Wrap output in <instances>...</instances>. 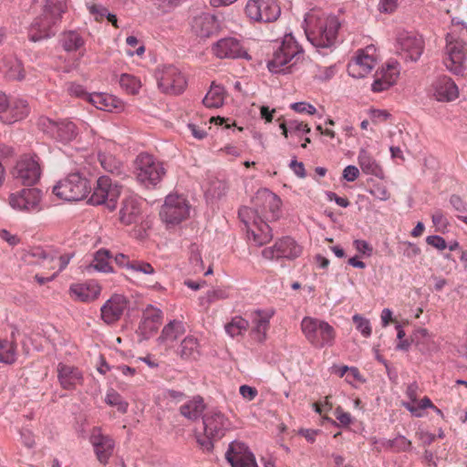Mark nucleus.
I'll return each instance as SVG.
<instances>
[{
    "instance_id": "nucleus-29",
    "label": "nucleus",
    "mask_w": 467,
    "mask_h": 467,
    "mask_svg": "<svg viewBox=\"0 0 467 467\" xmlns=\"http://www.w3.org/2000/svg\"><path fill=\"white\" fill-rule=\"evenodd\" d=\"M399 75L400 69L397 63L387 64L377 71L371 85L372 90L374 92H381L389 88L396 83Z\"/></svg>"
},
{
    "instance_id": "nucleus-24",
    "label": "nucleus",
    "mask_w": 467,
    "mask_h": 467,
    "mask_svg": "<svg viewBox=\"0 0 467 467\" xmlns=\"http://www.w3.org/2000/svg\"><path fill=\"white\" fill-rule=\"evenodd\" d=\"M225 458L232 467H259L254 453L241 441L229 444Z\"/></svg>"
},
{
    "instance_id": "nucleus-56",
    "label": "nucleus",
    "mask_w": 467,
    "mask_h": 467,
    "mask_svg": "<svg viewBox=\"0 0 467 467\" xmlns=\"http://www.w3.org/2000/svg\"><path fill=\"white\" fill-rule=\"evenodd\" d=\"M67 92L70 96L80 98L88 101V97L90 96L91 93H88L85 88L77 83H70L67 86Z\"/></svg>"
},
{
    "instance_id": "nucleus-35",
    "label": "nucleus",
    "mask_w": 467,
    "mask_h": 467,
    "mask_svg": "<svg viewBox=\"0 0 467 467\" xmlns=\"http://www.w3.org/2000/svg\"><path fill=\"white\" fill-rule=\"evenodd\" d=\"M185 327L182 322L178 320H172L169 322L163 328L158 337V343L160 346H163L165 349H169L173 347L174 342L179 337L183 335Z\"/></svg>"
},
{
    "instance_id": "nucleus-19",
    "label": "nucleus",
    "mask_w": 467,
    "mask_h": 467,
    "mask_svg": "<svg viewBox=\"0 0 467 467\" xmlns=\"http://www.w3.org/2000/svg\"><path fill=\"white\" fill-rule=\"evenodd\" d=\"M13 177L23 184H35L40 178L41 168L36 156L24 155L12 170Z\"/></svg>"
},
{
    "instance_id": "nucleus-39",
    "label": "nucleus",
    "mask_w": 467,
    "mask_h": 467,
    "mask_svg": "<svg viewBox=\"0 0 467 467\" xmlns=\"http://www.w3.org/2000/svg\"><path fill=\"white\" fill-rule=\"evenodd\" d=\"M111 258L112 255L108 249H99L94 254L93 260L88 267L99 272L110 273L113 271Z\"/></svg>"
},
{
    "instance_id": "nucleus-25",
    "label": "nucleus",
    "mask_w": 467,
    "mask_h": 467,
    "mask_svg": "<svg viewBox=\"0 0 467 467\" xmlns=\"http://www.w3.org/2000/svg\"><path fill=\"white\" fill-rule=\"evenodd\" d=\"M213 53L219 58H245L251 59L241 42L234 37H225L218 40L212 47Z\"/></svg>"
},
{
    "instance_id": "nucleus-9",
    "label": "nucleus",
    "mask_w": 467,
    "mask_h": 467,
    "mask_svg": "<svg viewBox=\"0 0 467 467\" xmlns=\"http://www.w3.org/2000/svg\"><path fill=\"white\" fill-rule=\"evenodd\" d=\"M88 181L79 173H70L59 181L53 188V193L67 202L83 200L90 192Z\"/></svg>"
},
{
    "instance_id": "nucleus-50",
    "label": "nucleus",
    "mask_w": 467,
    "mask_h": 467,
    "mask_svg": "<svg viewBox=\"0 0 467 467\" xmlns=\"http://www.w3.org/2000/svg\"><path fill=\"white\" fill-rule=\"evenodd\" d=\"M411 341L417 346L429 347L432 337L426 328L419 327L413 332Z\"/></svg>"
},
{
    "instance_id": "nucleus-11",
    "label": "nucleus",
    "mask_w": 467,
    "mask_h": 467,
    "mask_svg": "<svg viewBox=\"0 0 467 467\" xmlns=\"http://www.w3.org/2000/svg\"><path fill=\"white\" fill-rule=\"evenodd\" d=\"M43 192L37 188H23L11 192L7 202L12 209L24 213H37L43 209Z\"/></svg>"
},
{
    "instance_id": "nucleus-60",
    "label": "nucleus",
    "mask_w": 467,
    "mask_h": 467,
    "mask_svg": "<svg viewBox=\"0 0 467 467\" xmlns=\"http://www.w3.org/2000/svg\"><path fill=\"white\" fill-rule=\"evenodd\" d=\"M335 417L342 426H348L352 422V417L350 413L345 411L341 407H337L335 410Z\"/></svg>"
},
{
    "instance_id": "nucleus-28",
    "label": "nucleus",
    "mask_w": 467,
    "mask_h": 467,
    "mask_svg": "<svg viewBox=\"0 0 467 467\" xmlns=\"http://www.w3.org/2000/svg\"><path fill=\"white\" fill-rule=\"evenodd\" d=\"M57 373L59 385L64 389H75L84 382L83 372L78 367L58 363Z\"/></svg>"
},
{
    "instance_id": "nucleus-54",
    "label": "nucleus",
    "mask_w": 467,
    "mask_h": 467,
    "mask_svg": "<svg viewBox=\"0 0 467 467\" xmlns=\"http://www.w3.org/2000/svg\"><path fill=\"white\" fill-rule=\"evenodd\" d=\"M390 448L395 451H407L410 450L411 441L404 436H398L389 441Z\"/></svg>"
},
{
    "instance_id": "nucleus-58",
    "label": "nucleus",
    "mask_w": 467,
    "mask_h": 467,
    "mask_svg": "<svg viewBox=\"0 0 467 467\" xmlns=\"http://www.w3.org/2000/svg\"><path fill=\"white\" fill-rule=\"evenodd\" d=\"M290 108L297 113H306L314 115L317 112L316 108L307 102H296L290 105Z\"/></svg>"
},
{
    "instance_id": "nucleus-55",
    "label": "nucleus",
    "mask_w": 467,
    "mask_h": 467,
    "mask_svg": "<svg viewBox=\"0 0 467 467\" xmlns=\"http://www.w3.org/2000/svg\"><path fill=\"white\" fill-rule=\"evenodd\" d=\"M431 220L434 226L436 227V231L439 232H443L449 224L445 214L441 210H437L433 213L431 215Z\"/></svg>"
},
{
    "instance_id": "nucleus-18",
    "label": "nucleus",
    "mask_w": 467,
    "mask_h": 467,
    "mask_svg": "<svg viewBox=\"0 0 467 467\" xmlns=\"http://www.w3.org/2000/svg\"><path fill=\"white\" fill-rule=\"evenodd\" d=\"M159 87L165 93L181 94L187 86L184 74L172 65L163 66L158 71Z\"/></svg>"
},
{
    "instance_id": "nucleus-37",
    "label": "nucleus",
    "mask_w": 467,
    "mask_h": 467,
    "mask_svg": "<svg viewBox=\"0 0 467 467\" xmlns=\"http://www.w3.org/2000/svg\"><path fill=\"white\" fill-rule=\"evenodd\" d=\"M358 162L362 171L366 174L381 177L383 171L373 156L365 149L358 152Z\"/></svg>"
},
{
    "instance_id": "nucleus-22",
    "label": "nucleus",
    "mask_w": 467,
    "mask_h": 467,
    "mask_svg": "<svg viewBox=\"0 0 467 467\" xmlns=\"http://www.w3.org/2000/svg\"><path fill=\"white\" fill-rule=\"evenodd\" d=\"M89 441L98 461L101 464L106 465L113 454L114 440L110 436L104 434L101 428L94 427L91 430Z\"/></svg>"
},
{
    "instance_id": "nucleus-42",
    "label": "nucleus",
    "mask_w": 467,
    "mask_h": 467,
    "mask_svg": "<svg viewBox=\"0 0 467 467\" xmlns=\"http://www.w3.org/2000/svg\"><path fill=\"white\" fill-rule=\"evenodd\" d=\"M17 358V347L14 340L0 339V363L14 364Z\"/></svg>"
},
{
    "instance_id": "nucleus-3",
    "label": "nucleus",
    "mask_w": 467,
    "mask_h": 467,
    "mask_svg": "<svg viewBox=\"0 0 467 467\" xmlns=\"http://www.w3.org/2000/svg\"><path fill=\"white\" fill-rule=\"evenodd\" d=\"M203 435L197 436V442L204 451H211L213 441L222 439L233 429L229 418L218 409L208 410L202 416Z\"/></svg>"
},
{
    "instance_id": "nucleus-49",
    "label": "nucleus",
    "mask_w": 467,
    "mask_h": 467,
    "mask_svg": "<svg viewBox=\"0 0 467 467\" xmlns=\"http://www.w3.org/2000/svg\"><path fill=\"white\" fill-rule=\"evenodd\" d=\"M48 251L41 247H34L28 250L25 254V260L31 265H41Z\"/></svg>"
},
{
    "instance_id": "nucleus-16",
    "label": "nucleus",
    "mask_w": 467,
    "mask_h": 467,
    "mask_svg": "<svg viewBox=\"0 0 467 467\" xmlns=\"http://www.w3.org/2000/svg\"><path fill=\"white\" fill-rule=\"evenodd\" d=\"M30 109L26 100L8 98L0 92V122L13 124L27 117Z\"/></svg>"
},
{
    "instance_id": "nucleus-34",
    "label": "nucleus",
    "mask_w": 467,
    "mask_h": 467,
    "mask_svg": "<svg viewBox=\"0 0 467 467\" xmlns=\"http://www.w3.org/2000/svg\"><path fill=\"white\" fill-rule=\"evenodd\" d=\"M191 26L192 32L200 37H209L218 28L215 16L208 13L194 16Z\"/></svg>"
},
{
    "instance_id": "nucleus-4",
    "label": "nucleus",
    "mask_w": 467,
    "mask_h": 467,
    "mask_svg": "<svg viewBox=\"0 0 467 467\" xmlns=\"http://www.w3.org/2000/svg\"><path fill=\"white\" fill-rule=\"evenodd\" d=\"M166 169L162 161L151 154L140 153L134 161L137 182L146 188H155L164 178Z\"/></svg>"
},
{
    "instance_id": "nucleus-46",
    "label": "nucleus",
    "mask_w": 467,
    "mask_h": 467,
    "mask_svg": "<svg viewBox=\"0 0 467 467\" xmlns=\"http://www.w3.org/2000/svg\"><path fill=\"white\" fill-rule=\"evenodd\" d=\"M104 401L110 407H115L118 411L125 413L129 403L114 389H108Z\"/></svg>"
},
{
    "instance_id": "nucleus-2",
    "label": "nucleus",
    "mask_w": 467,
    "mask_h": 467,
    "mask_svg": "<svg viewBox=\"0 0 467 467\" xmlns=\"http://www.w3.org/2000/svg\"><path fill=\"white\" fill-rule=\"evenodd\" d=\"M306 35L316 47H329L335 44L339 22L337 16L312 9L306 15Z\"/></svg>"
},
{
    "instance_id": "nucleus-1",
    "label": "nucleus",
    "mask_w": 467,
    "mask_h": 467,
    "mask_svg": "<svg viewBox=\"0 0 467 467\" xmlns=\"http://www.w3.org/2000/svg\"><path fill=\"white\" fill-rule=\"evenodd\" d=\"M254 208L243 207L239 217L244 223L249 239L257 245L267 244L273 237L265 221L276 220L279 216L281 200L269 190H259L253 199Z\"/></svg>"
},
{
    "instance_id": "nucleus-32",
    "label": "nucleus",
    "mask_w": 467,
    "mask_h": 467,
    "mask_svg": "<svg viewBox=\"0 0 467 467\" xmlns=\"http://www.w3.org/2000/svg\"><path fill=\"white\" fill-rule=\"evenodd\" d=\"M141 219L140 202L135 197H127L123 200L119 211V221L125 225L138 223Z\"/></svg>"
},
{
    "instance_id": "nucleus-13",
    "label": "nucleus",
    "mask_w": 467,
    "mask_h": 467,
    "mask_svg": "<svg viewBox=\"0 0 467 467\" xmlns=\"http://www.w3.org/2000/svg\"><path fill=\"white\" fill-rule=\"evenodd\" d=\"M160 216L167 225H176L190 216L187 200L178 194H169L161 206Z\"/></svg>"
},
{
    "instance_id": "nucleus-27",
    "label": "nucleus",
    "mask_w": 467,
    "mask_h": 467,
    "mask_svg": "<svg viewBox=\"0 0 467 467\" xmlns=\"http://www.w3.org/2000/svg\"><path fill=\"white\" fill-rule=\"evenodd\" d=\"M163 320V313L153 306H148L143 311L141 321L139 325V333L147 339L153 336Z\"/></svg>"
},
{
    "instance_id": "nucleus-17",
    "label": "nucleus",
    "mask_w": 467,
    "mask_h": 467,
    "mask_svg": "<svg viewBox=\"0 0 467 467\" xmlns=\"http://www.w3.org/2000/svg\"><path fill=\"white\" fill-rule=\"evenodd\" d=\"M376 51L372 45L358 49L348 65V74L355 78L368 76L377 65Z\"/></svg>"
},
{
    "instance_id": "nucleus-30",
    "label": "nucleus",
    "mask_w": 467,
    "mask_h": 467,
    "mask_svg": "<svg viewBox=\"0 0 467 467\" xmlns=\"http://www.w3.org/2000/svg\"><path fill=\"white\" fill-rule=\"evenodd\" d=\"M273 311L257 310L252 313L251 337L254 340L263 343L267 337Z\"/></svg>"
},
{
    "instance_id": "nucleus-51",
    "label": "nucleus",
    "mask_w": 467,
    "mask_h": 467,
    "mask_svg": "<svg viewBox=\"0 0 467 467\" xmlns=\"http://www.w3.org/2000/svg\"><path fill=\"white\" fill-rule=\"evenodd\" d=\"M227 297L225 291L222 289H213L206 293V295L200 298L201 306H206L207 307L217 300L224 299Z\"/></svg>"
},
{
    "instance_id": "nucleus-12",
    "label": "nucleus",
    "mask_w": 467,
    "mask_h": 467,
    "mask_svg": "<svg viewBox=\"0 0 467 467\" xmlns=\"http://www.w3.org/2000/svg\"><path fill=\"white\" fill-rule=\"evenodd\" d=\"M425 44L421 36L403 31L396 38L395 49L398 56L407 62H416L424 51Z\"/></svg>"
},
{
    "instance_id": "nucleus-41",
    "label": "nucleus",
    "mask_w": 467,
    "mask_h": 467,
    "mask_svg": "<svg viewBox=\"0 0 467 467\" xmlns=\"http://www.w3.org/2000/svg\"><path fill=\"white\" fill-rule=\"evenodd\" d=\"M204 409L203 400L198 396L181 406L180 411L185 418L195 420L203 412Z\"/></svg>"
},
{
    "instance_id": "nucleus-63",
    "label": "nucleus",
    "mask_w": 467,
    "mask_h": 467,
    "mask_svg": "<svg viewBox=\"0 0 467 467\" xmlns=\"http://www.w3.org/2000/svg\"><path fill=\"white\" fill-rule=\"evenodd\" d=\"M239 392L244 400L249 401L254 400L258 394V391L254 387L248 385H242L239 389Z\"/></svg>"
},
{
    "instance_id": "nucleus-47",
    "label": "nucleus",
    "mask_w": 467,
    "mask_h": 467,
    "mask_svg": "<svg viewBox=\"0 0 467 467\" xmlns=\"http://www.w3.org/2000/svg\"><path fill=\"white\" fill-rule=\"evenodd\" d=\"M84 39L79 33L69 31L63 36V47L67 51H76L84 45Z\"/></svg>"
},
{
    "instance_id": "nucleus-33",
    "label": "nucleus",
    "mask_w": 467,
    "mask_h": 467,
    "mask_svg": "<svg viewBox=\"0 0 467 467\" xmlns=\"http://www.w3.org/2000/svg\"><path fill=\"white\" fill-rule=\"evenodd\" d=\"M88 101L97 109L109 112H120L124 109V103L117 97L108 93H91Z\"/></svg>"
},
{
    "instance_id": "nucleus-44",
    "label": "nucleus",
    "mask_w": 467,
    "mask_h": 467,
    "mask_svg": "<svg viewBox=\"0 0 467 467\" xmlns=\"http://www.w3.org/2000/svg\"><path fill=\"white\" fill-rule=\"evenodd\" d=\"M119 83L123 90L131 95L138 94L142 85L139 78L130 74H121Z\"/></svg>"
},
{
    "instance_id": "nucleus-45",
    "label": "nucleus",
    "mask_w": 467,
    "mask_h": 467,
    "mask_svg": "<svg viewBox=\"0 0 467 467\" xmlns=\"http://www.w3.org/2000/svg\"><path fill=\"white\" fill-rule=\"evenodd\" d=\"M402 406L404 408H406L415 417H422L423 416L422 410H425L427 408L433 409L436 411V413H438L440 415L442 414L441 410L440 409H438L428 397L422 398L419 401L418 406L413 405L411 403H407V401H403Z\"/></svg>"
},
{
    "instance_id": "nucleus-64",
    "label": "nucleus",
    "mask_w": 467,
    "mask_h": 467,
    "mask_svg": "<svg viewBox=\"0 0 467 467\" xmlns=\"http://www.w3.org/2000/svg\"><path fill=\"white\" fill-rule=\"evenodd\" d=\"M342 176L348 182H354L359 176V170L354 165H348L344 169Z\"/></svg>"
},
{
    "instance_id": "nucleus-14",
    "label": "nucleus",
    "mask_w": 467,
    "mask_h": 467,
    "mask_svg": "<svg viewBox=\"0 0 467 467\" xmlns=\"http://www.w3.org/2000/svg\"><path fill=\"white\" fill-rule=\"evenodd\" d=\"M120 192V186L117 182L108 176H101L97 181L89 202L94 205L104 204L109 211H113L117 207Z\"/></svg>"
},
{
    "instance_id": "nucleus-26",
    "label": "nucleus",
    "mask_w": 467,
    "mask_h": 467,
    "mask_svg": "<svg viewBox=\"0 0 467 467\" xmlns=\"http://www.w3.org/2000/svg\"><path fill=\"white\" fill-rule=\"evenodd\" d=\"M99 161L102 168L110 173H119L122 164L113 154L117 146L111 140H107L104 138H99L97 141Z\"/></svg>"
},
{
    "instance_id": "nucleus-5",
    "label": "nucleus",
    "mask_w": 467,
    "mask_h": 467,
    "mask_svg": "<svg viewBox=\"0 0 467 467\" xmlns=\"http://www.w3.org/2000/svg\"><path fill=\"white\" fill-rule=\"evenodd\" d=\"M65 12L66 6L61 3L52 6L48 5L44 13L31 23L28 28V38L36 42L54 36L57 26Z\"/></svg>"
},
{
    "instance_id": "nucleus-59",
    "label": "nucleus",
    "mask_w": 467,
    "mask_h": 467,
    "mask_svg": "<svg viewBox=\"0 0 467 467\" xmlns=\"http://www.w3.org/2000/svg\"><path fill=\"white\" fill-rule=\"evenodd\" d=\"M426 243L429 245H431L440 251H442L447 248L446 241L444 240V238H442L441 236H439V235L428 236L426 238Z\"/></svg>"
},
{
    "instance_id": "nucleus-53",
    "label": "nucleus",
    "mask_w": 467,
    "mask_h": 467,
    "mask_svg": "<svg viewBox=\"0 0 467 467\" xmlns=\"http://www.w3.org/2000/svg\"><path fill=\"white\" fill-rule=\"evenodd\" d=\"M130 270L134 273L143 274L146 275H152L155 272L150 264L140 260H132Z\"/></svg>"
},
{
    "instance_id": "nucleus-6",
    "label": "nucleus",
    "mask_w": 467,
    "mask_h": 467,
    "mask_svg": "<svg viewBox=\"0 0 467 467\" xmlns=\"http://www.w3.org/2000/svg\"><path fill=\"white\" fill-rule=\"evenodd\" d=\"M301 330L307 342L316 348L332 346L337 335L335 328L327 321L311 317L302 319Z\"/></svg>"
},
{
    "instance_id": "nucleus-7",
    "label": "nucleus",
    "mask_w": 467,
    "mask_h": 467,
    "mask_svg": "<svg viewBox=\"0 0 467 467\" xmlns=\"http://www.w3.org/2000/svg\"><path fill=\"white\" fill-rule=\"evenodd\" d=\"M37 126L48 137L63 144L71 142L79 133L78 126L67 118L52 119L41 116L38 119Z\"/></svg>"
},
{
    "instance_id": "nucleus-31",
    "label": "nucleus",
    "mask_w": 467,
    "mask_h": 467,
    "mask_svg": "<svg viewBox=\"0 0 467 467\" xmlns=\"http://www.w3.org/2000/svg\"><path fill=\"white\" fill-rule=\"evenodd\" d=\"M101 292L99 284L89 281L73 284L69 287L70 297L75 301L88 303L96 300Z\"/></svg>"
},
{
    "instance_id": "nucleus-8",
    "label": "nucleus",
    "mask_w": 467,
    "mask_h": 467,
    "mask_svg": "<svg viewBox=\"0 0 467 467\" xmlns=\"http://www.w3.org/2000/svg\"><path fill=\"white\" fill-rule=\"evenodd\" d=\"M445 57L443 59L446 68L454 75H467V51L464 42L455 36L451 31L446 36Z\"/></svg>"
},
{
    "instance_id": "nucleus-48",
    "label": "nucleus",
    "mask_w": 467,
    "mask_h": 467,
    "mask_svg": "<svg viewBox=\"0 0 467 467\" xmlns=\"http://www.w3.org/2000/svg\"><path fill=\"white\" fill-rule=\"evenodd\" d=\"M86 6L89 15L93 16L94 20L98 23L103 22L105 16L108 15V8L102 5L88 2L86 3Z\"/></svg>"
},
{
    "instance_id": "nucleus-23",
    "label": "nucleus",
    "mask_w": 467,
    "mask_h": 467,
    "mask_svg": "<svg viewBox=\"0 0 467 467\" xmlns=\"http://www.w3.org/2000/svg\"><path fill=\"white\" fill-rule=\"evenodd\" d=\"M130 306L126 296L115 294L110 296L100 308L101 319L108 325L119 321Z\"/></svg>"
},
{
    "instance_id": "nucleus-21",
    "label": "nucleus",
    "mask_w": 467,
    "mask_h": 467,
    "mask_svg": "<svg viewBox=\"0 0 467 467\" xmlns=\"http://www.w3.org/2000/svg\"><path fill=\"white\" fill-rule=\"evenodd\" d=\"M428 94L437 101L450 102L458 98L459 90L450 77L440 76L430 85Z\"/></svg>"
},
{
    "instance_id": "nucleus-38",
    "label": "nucleus",
    "mask_w": 467,
    "mask_h": 467,
    "mask_svg": "<svg viewBox=\"0 0 467 467\" xmlns=\"http://www.w3.org/2000/svg\"><path fill=\"white\" fill-rule=\"evenodd\" d=\"M178 354L183 359L196 360L201 356V345L192 336L186 337L180 345Z\"/></svg>"
},
{
    "instance_id": "nucleus-62",
    "label": "nucleus",
    "mask_w": 467,
    "mask_h": 467,
    "mask_svg": "<svg viewBox=\"0 0 467 467\" xmlns=\"http://www.w3.org/2000/svg\"><path fill=\"white\" fill-rule=\"evenodd\" d=\"M399 0H379V10L382 13L391 14L398 7Z\"/></svg>"
},
{
    "instance_id": "nucleus-15",
    "label": "nucleus",
    "mask_w": 467,
    "mask_h": 467,
    "mask_svg": "<svg viewBox=\"0 0 467 467\" xmlns=\"http://www.w3.org/2000/svg\"><path fill=\"white\" fill-rule=\"evenodd\" d=\"M244 11L250 20L260 23L274 22L281 14L277 0H249Z\"/></svg>"
},
{
    "instance_id": "nucleus-52",
    "label": "nucleus",
    "mask_w": 467,
    "mask_h": 467,
    "mask_svg": "<svg viewBox=\"0 0 467 467\" xmlns=\"http://www.w3.org/2000/svg\"><path fill=\"white\" fill-rule=\"evenodd\" d=\"M352 320L356 325V328L362 334V336L368 337L371 335L372 328L368 319L356 314L353 316Z\"/></svg>"
},
{
    "instance_id": "nucleus-20",
    "label": "nucleus",
    "mask_w": 467,
    "mask_h": 467,
    "mask_svg": "<svg viewBox=\"0 0 467 467\" xmlns=\"http://www.w3.org/2000/svg\"><path fill=\"white\" fill-rule=\"evenodd\" d=\"M302 253L301 247L290 237H284L275 242L271 247H266L262 251V255L267 260L279 258L294 259Z\"/></svg>"
},
{
    "instance_id": "nucleus-40",
    "label": "nucleus",
    "mask_w": 467,
    "mask_h": 467,
    "mask_svg": "<svg viewBox=\"0 0 467 467\" xmlns=\"http://www.w3.org/2000/svg\"><path fill=\"white\" fill-rule=\"evenodd\" d=\"M225 99V90L223 86L212 83L209 91L204 97L202 103L207 108H220Z\"/></svg>"
},
{
    "instance_id": "nucleus-10",
    "label": "nucleus",
    "mask_w": 467,
    "mask_h": 467,
    "mask_svg": "<svg viewBox=\"0 0 467 467\" xmlns=\"http://www.w3.org/2000/svg\"><path fill=\"white\" fill-rule=\"evenodd\" d=\"M302 49L291 34L284 36V39L274 53L273 58L268 62V68L271 72L279 73L285 70L287 65H294L300 58Z\"/></svg>"
},
{
    "instance_id": "nucleus-57",
    "label": "nucleus",
    "mask_w": 467,
    "mask_h": 467,
    "mask_svg": "<svg viewBox=\"0 0 467 467\" xmlns=\"http://www.w3.org/2000/svg\"><path fill=\"white\" fill-rule=\"evenodd\" d=\"M369 192L376 199H379L380 201H387L390 197V193L388 191L387 187L380 183L375 184Z\"/></svg>"
},
{
    "instance_id": "nucleus-61",
    "label": "nucleus",
    "mask_w": 467,
    "mask_h": 467,
    "mask_svg": "<svg viewBox=\"0 0 467 467\" xmlns=\"http://www.w3.org/2000/svg\"><path fill=\"white\" fill-rule=\"evenodd\" d=\"M402 245L404 256L410 259L416 257L421 252L420 247L410 242H404Z\"/></svg>"
},
{
    "instance_id": "nucleus-36",
    "label": "nucleus",
    "mask_w": 467,
    "mask_h": 467,
    "mask_svg": "<svg viewBox=\"0 0 467 467\" xmlns=\"http://www.w3.org/2000/svg\"><path fill=\"white\" fill-rule=\"evenodd\" d=\"M0 73L13 80H22L25 78L23 65L14 56H6L0 58Z\"/></svg>"
},
{
    "instance_id": "nucleus-43",
    "label": "nucleus",
    "mask_w": 467,
    "mask_h": 467,
    "mask_svg": "<svg viewBox=\"0 0 467 467\" xmlns=\"http://www.w3.org/2000/svg\"><path fill=\"white\" fill-rule=\"evenodd\" d=\"M249 327V322L240 316H235L224 326L225 332L231 337L244 335Z\"/></svg>"
}]
</instances>
